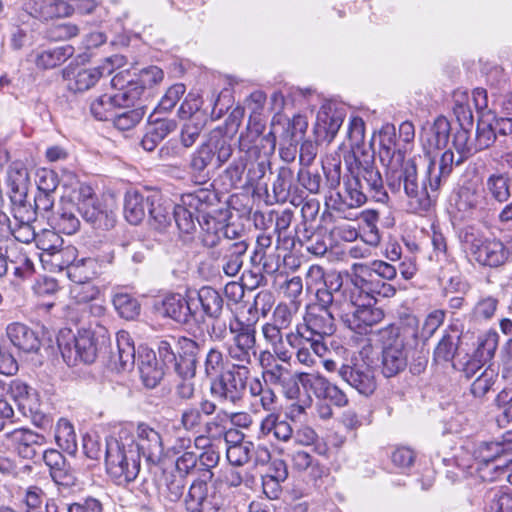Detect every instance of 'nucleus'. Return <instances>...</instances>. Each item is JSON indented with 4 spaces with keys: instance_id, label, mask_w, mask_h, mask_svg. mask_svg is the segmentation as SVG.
<instances>
[{
    "instance_id": "nucleus-54",
    "label": "nucleus",
    "mask_w": 512,
    "mask_h": 512,
    "mask_svg": "<svg viewBox=\"0 0 512 512\" xmlns=\"http://www.w3.org/2000/svg\"><path fill=\"white\" fill-rule=\"evenodd\" d=\"M453 147L458 153V158L453 162V165H460L465 160L477 153L475 141H470V134L468 128H459L453 136Z\"/></svg>"
},
{
    "instance_id": "nucleus-16",
    "label": "nucleus",
    "mask_w": 512,
    "mask_h": 512,
    "mask_svg": "<svg viewBox=\"0 0 512 512\" xmlns=\"http://www.w3.org/2000/svg\"><path fill=\"white\" fill-rule=\"evenodd\" d=\"M368 198L372 197L362 177L349 173L344 178L343 191H337L335 195H331L330 201L333 210L345 211L361 207Z\"/></svg>"
},
{
    "instance_id": "nucleus-57",
    "label": "nucleus",
    "mask_w": 512,
    "mask_h": 512,
    "mask_svg": "<svg viewBox=\"0 0 512 512\" xmlns=\"http://www.w3.org/2000/svg\"><path fill=\"white\" fill-rule=\"evenodd\" d=\"M146 114L145 106L139 105L133 109L124 108L117 110L111 120L114 126L122 131L130 130L135 127Z\"/></svg>"
},
{
    "instance_id": "nucleus-30",
    "label": "nucleus",
    "mask_w": 512,
    "mask_h": 512,
    "mask_svg": "<svg viewBox=\"0 0 512 512\" xmlns=\"http://www.w3.org/2000/svg\"><path fill=\"white\" fill-rule=\"evenodd\" d=\"M68 2L69 0H26L24 10L29 15L46 21L71 15V6Z\"/></svg>"
},
{
    "instance_id": "nucleus-9",
    "label": "nucleus",
    "mask_w": 512,
    "mask_h": 512,
    "mask_svg": "<svg viewBox=\"0 0 512 512\" xmlns=\"http://www.w3.org/2000/svg\"><path fill=\"white\" fill-rule=\"evenodd\" d=\"M355 160V165L348 167L349 173L361 176L372 199L376 202L386 203L389 199L383 184L382 176L379 170L375 167L374 151L371 149H352Z\"/></svg>"
},
{
    "instance_id": "nucleus-6",
    "label": "nucleus",
    "mask_w": 512,
    "mask_h": 512,
    "mask_svg": "<svg viewBox=\"0 0 512 512\" xmlns=\"http://www.w3.org/2000/svg\"><path fill=\"white\" fill-rule=\"evenodd\" d=\"M228 328L232 339L226 347V352L228 359L232 362V368L250 370L249 366L257 355L255 326L233 316L229 320Z\"/></svg>"
},
{
    "instance_id": "nucleus-39",
    "label": "nucleus",
    "mask_w": 512,
    "mask_h": 512,
    "mask_svg": "<svg viewBox=\"0 0 512 512\" xmlns=\"http://www.w3.org/2000/svg\"><path fill=\"white\" fill-rule=\"evenodd\" d=\"M6 334L11 343L24 352H36L39 350L41 341L31 328L22 323H12L7 326Z\"/></svg>"
},
{
    "instance_id": "nucleus-63",
    "label": "nucleus",
    "mask_w": 512,
    "mask_h": 512,
    "mask_svg": "<svg viewBox=\"0 0 512 512\" xmlns=\"http://www.w3.org/2000/svg\"><path fill=\"white\" fill-rule=\"evenodd\" d=\"M319 125L325 131V138L331 142L339 131L344 121L342 112L337 110L323 111L318 114Z\"/></svg>"
},
{
    "instance_id": "nucleus-38",
    "label": "nucleus",
    "mask_w": 512,
    "mask_h": 512,
    "mask_svg": "<svg viewBox=\"0 0 512 512\" xmlns=\"http://www.w3.org/2000/svg\"><path fill=\"white\" fill-rule=\"evenodd\" d=\"M449 333L445 331L439 343L434 349V360L437 362H450L455 355L462 350L463 339L468 336V333L463 334L459 332L456 326L450 325Z\"/></svg>"
},
{
    "instance_id": "nucleus-33",
    "label": "nucleus",
    "mask_w": 512,
    "mask_h": 512,
    "mask_svg": "<svg viewBox=\"0 0 512 512\" xmlns=\"http://www.w3.org/2000/svg\"><path fill=\"white\" fill-rule=\"evenodd\" d=\"M43 460L49 467L50 475L57 485L71 487L75 485L76 478L65 457L55 449L43 452Z\"/></svg>"
},
{
    "instance_id": "nucleus-27",
    "label": "nucleus",
    "mask_w": 512,
    "mask_h": 512,
    "mask_svg": "<svg viewBox=\"0 0 512 512\" xmlns=\"http://www.w3.org/2000/svg\"><path fill=\"white\" fill-rule=\"evenodd\" d=\"M455 206L468 216L481 217L488 209V199L483 190L474 185H463L457 192Z\"/></svg>"
},
{
    "instance_id": "nucleus-13",
    "label": "nucleus",
    "mask_w": 512,
    "mask_h": 512,
    "mask_svg": "<svg viewBox=\"0 0 512 512\" xmlns=\"http://www.w3.org/2000/svg\"><path fill=\"white\" fill-rule=\"evenodd\" d=\"M5 253H2V261H4V274L8 276L12 274L15 280H12L17 294L21 295L20 283L25 278L32 275L34 265L25 251V246L17 242L15 239H5Z\"/></svg>"
},
{
    "instance_id": "nucleus-60",
    "label": "nucleus",
    "mask_w": 512,
    "mask_h": 512,
    "mask_svg": "<svg viewBox=\"0 0 512 512\" xmlns=\"http://www.w3.org/2000/svg\"><path fill=\"white\" fill-rule=\"evenodd\" d=\"M485 499L488 512H512V495L501 488L490 489Z\"/></svg>"
},
{
    "instance_id": "nucleus-55",
    "label": "nucleus",
    "mask_w": 512,
    "mask_h": 512,
    "mask_svg": "<svg viewBox=\"0 0 512 512\" xmlns=\"http://www.w3.org/2000/svg\"><path fill=\"white\" fill-rule=\"evenodd\" d=\"M112 303L119 316L124 319L133 320L140 314V303L128 293H115L112 298Z\"/></svg>"
},
{
    "instance_id": "nucleus-2",
    "label": "nucleus",
    "mask_w": 512,
    "mask_h": 512,
    "mask_svg": "<svg viewBox=\"0 0 512 512\" xmlns=\"http://www.w3.org/2000/svg\"><path fill=\"white\" fill-rule=\"evenodd\" d=\"M106 471L115 484L126 487L140 472V459L135 436L127 428H121L105 442Z\"/></svg>"
},
{
    "instance_id": "nucleus-22",
    "label": "nucleus",
    "mask_w": 512,
    "mask_h": 512,
    "mask_svg": "<svg viewBox=\"0 0 512 512\" xmlns=\"http://www.w3.org/2000/svg\"><path fill=\"white\" fill-rule=\"evenodd\" d=\"M137 437L135 445L138 450V458L141 455L151 464H158L164 455L162 437L156 429L146 423H140L136 429Z\"/></svg>"
},
{
    "instance_id": "nucleus-19",
    "label": "nucleus",
    "mask_w": 512,
    "mask_h": 512,
    "mask_svg": "<svg viewBox=\"0 0 512 512\" xmlns=\"http://www.w3.org/2000/svg\"><path fill=\"white\" fill-rule=\"evenodd\" d=\"M105 72L111 74L112 69L106 66L86 68L70 63L62 70V77L69 91L79 93L92 88Z\"/></svg>"
},
{
    "instance_id": "nucleus-62",
    "label": "nucleus",
    "mask_w": 512,
    "mask_h": 512,
    "mask_svg": "<svg viewBox=\"0 0 512 512\" xmlns=\"http://www.w3.org/2000/svg\"><path fill=\"white\" fill-rule=\"evenodd\" d=\"M173 219L181 233L191 235L196 231L197 214L181 201L174 208Z\"/></svg>"
},
{
    "instance_id": "nucleus-23",
    "label": "nucleus",
    "mask_w": 512,
    "mask_h": 512,
    "mask_svg": "<svg viewBox=\"0 0 512 512\" xmlns=\"http://www.w3.org/2000/svg\"><path fill=\"white\" fill-rule=\"evenodd\" d=\"M30 184L28 169L22 161L12 162L6 175L7 195L10 207L30 205L27 202L28 188Z\"/></svg>"
},
{
    "instance_id": "nucleus-48",
    "label": "nucleus",
    "mask_w": 512,
    "mask_h": 512,
    "mask_svg": "<svg viewBox=\"0 0 512 512\" xmlns=\"http://www.w3.org/2000/svg\"><path fill=\"white\" fill-rule=\"evenodd\" d=\"M282 330L272 322L262 326V334L266 343L279 355V361L288 363L292 358V352L288 348L286 338H283Z\"/></svg>"
},
{
    "instance_id": "nucleus-50",
    "label": "nucleus",
    "mask_w": 512,
    "mask_h": 512,
    "mask_svg": "<svg viewBox=\"0 0 512 512\" xmlns=\"http://www.w3.org/2000/svg\"><path fill=\"white\" fill-rule=\"evenodd\" d=\"M100 265L95 258L87 257L74 260L69 265L67 276L72 282H92L99 274Z\"/></svg>"
},
{
    "instance_id": "nucleus-29",
    "label": "nucleus",
    "mask_w": 512,
    "mask_h": 512,
    "mask_svg": "<svg viewBox=\"0 0 512 512\" xmlns=\"http://www.w3.org/2000/svg\"><path fill=\"white\" fill-rule=\"evenodd\" d=\"M497 347V333H488L483 338H479L473 356L463 366L462 371L465 377H473L485 363L493 358Z\"/></svg>"
},
{
    "instance_id": "nucleus-24",
    "label": "nucleus",
    "mask_w": 512,
    "mask_h": 512,
    "mask_svg": "<svg viewBox=\"0 0 512 512\" xmlns=\"http://www.w3.org/2000/svg\"><path fill=\"white\" fill-rule=\"evenodd\" d=\"M13 219L4 215L8 230L17 242L23 246L29 244L35 238V232L31 222L35 219L31 205H20L10 207Z\"/></svg>"
},
{
    "instance_id": "nucleus-15",
    "label": "nucleus",
    "mask_w": 512,
    "mask_h": 512,
    "mask_svg": "<svg viewBox=\"0 0 512 512\" xmlns=\"http://www.w3.org/2000/svg\"><path fill=\"white\" fill-rule=\"evenodd\" d=\"M2 390H5L4 407H2V418H12L14 410L12 402L17 406L23 416L36 411L38 398L35 391L19 380H11L9 384L2 382Z\"/></svg>"
},
{
    "instance_id": "nucleus-52",
    "label": "nucleus",
    "mask_w": 512,
    "mask_h": 512,
    "mask_svg": "<svg viewBox=\"0 0 512 512\" xmlns=\"http://www.w3.org/2000/svg\"><path fill=\"white\" fill-rule=\"evenodd\" d=\"M78 208L73 203H68L63 206L55 215H52L51 221L58 227V229L67 235L77 232L80 226V221L77 218L75 211Z\"/></svg>"
},
{
    "instance_id": "nucleus-25",
    "label": "nucleus",
    "mask_w": 512,
    "mask_h": 512,
    "mask_svg": "<svg viewBox=\"0 0 512 512\" xmlns=\"http://www.w3.org/2000/svg\"><path fill=\"white\" fill-rule=\"evenodd\" d=\"M286 342L289 347L296 350V358L299 363L311 367L316 362V356L323 357L328 351L324 342L313 340L300 332L294 331L286 334Z\"/></svg>"
},
{
    "instance_id": "nucleus-8",
    "label": "nucleus",
    "mask_w": 512,
    "mask_h": 512,
    "mask_svg": "<svg viewBox=\"0 0 512 512\" xmlns=\"http://www.w3.org/2000/svg\"><path fill=\"white\" fill-rule=\"evenodd\" d=\"M464 242L470 255L481 266L498 268L512 258V252L497 238L466 233Z\"/></svg>"
},
{
    "instance_id": "nucleus-17",
    "label": "nucleus",
    "mask_w": 512,
    "mask_h": 512,
    "mask_svg": "<svg viewBox=\"0 0 512 512\" xmlns=\"http://www.w3.org/2000/svg\"><path fill=\"white\" fill-rule=\"evenodd\" d=\"M46 440L43 435L30 429L16 428L6 431L2 438V446L12 454L23 459H32L37 454V448L42 447Z\"/></svg>"
},
{
    "instance_id": "nucleus-41",
    "label": "nucleus",
    "mask_w": 512,
    "mask_h": 512,
    "mask_svg": "<svg viewBox=\"0 0 512 512\" xmlns=\"http://www.w3.org/2000/svg\"><path fill=\"white\" fill-rule=\"evenodd\" d=\"M117 351L112 352L111 361L117 369L129 370L136 362L135 346L127 331L121 330L116 335Z\"/></svg>"
},
{
    "instance_id": "nucleus-40",
    "label": "nucleus",
    "mask_w": 512,
    "mask_h": 512,
    "mask_svg": "<svg viewBox=\"0 0 512 512\" xmlns=\"http://www.w3.org/2000/svg\"><path fill=\"white\" fill-rule=\"evenodd\" d=\"M504 453V445L500 442H482L475 450V458L480 463L477 468L479 477L483 481H494V476H488L487 472L493 462H499Z\"/></svg>"
},
{
    "instance_id": "nucleus-10",
    "label": "nucleus",
    "mask_w": 512,
    "mask_h": 512,
    "mask_svg": "<svg viewBox=\"0 0 512 512\" xmlns=\"http://www.w3.org/2000/svg\"><path fill=\"white\" fill-rule=\"evenodd\" d=\"M69 340H65L62 335L58 338V347L61 351L64 361L69 366H75L78 363L91 364L97 356V347L94 336L90 331L79 332L77 336L71 334Z\"/></svg>"
},
{
    "instance_id": "nucleus-56",
    "label": "nucleus",
    "mask_w": 512,
    "mask_h": 512,
    "mask_svg": "<svg viewBox=\"0 0 512 512\" xmlns=\"http://www.w3.org/2000/svg\"><path fill=\"white\" fill-rule=\"evenodd\" d=\"M5 487L11 499H21L24 496L28 508L37 509L43 503L45 494L43 490L37 486H31L24 490L21 486L6 483Z\"/></svg>"
},
{
    "instance_id": "nucleus-58",
    "label": "nucleus",
    "mask_w": 512,
    "mask_h": 512,
    "mask_svg": "<svg viewBox=\"0 0 512 512\" xmlns=\"http://www.w3.org/2000/svg\"><path fill=\"white\" fill-rule=\"evenodd\" d=\"M293 178L294 173L291 168L282 166L278 169L276 179L272 184V191L276 202L284 203L287 201L292 187Z\"/></svg>"
},
{
    "instance_id": "nucleus-20",
    "label": "nucleus",
    "mask_w": 512,
    "mask_h": 512,
    "mask_svg": "<svg viewBox=\"0 0 512 512\" xmlns=\"http://www.w3.org/2000/svg\"><path fill=\"white\" fill-rule=\"evenodd\" d=\"M201 143L214 158L215 170L222 168L231 159L234 152V137L224 126L212 129L204 136Z\"/></svg>"
},
{
    "instance_id": "nucleus-31",
    "label": "nucleus",
    "mask_w": 512,
    "mask_h": 512,
    "mask_svg": "<svg viewBox=\"0 0 512 512\" xmlns=\"http://www.w3.org/2000/svg\"><path fill=\"white\" fill-rule=\"evenodd\" d=\"M185 507L188 512H218L219 503L214 497L208 495L206 481H194L185 498Z\"/></svg>"
},
{
    "instance_id": "nucleus-28",
    "label": "nucleus",
    "mask_w": 512,
    "mask_h": 512,
    "mask_svg": "<svg viewBox=\"0 0 512 512\" xmlns=\"http://www.w3.org/2000/svg\"><path fill=\"white\" fill-rule=\"evenodd\" d=\"M199 344L187 337H179V351L175 364L170 368L183 379H193L197 368Z\"/></svg>"
},
{
    "instance_id": "nucleus-34",
    "label": "nucleus",
    "mask_w": 512,
    "mask_h": 512,
    "mask_svg": "<svg viewBox=\"0 0 512 512\" xmlns=\"http://www.w3.org/2000/svg\"><path fill=\"white\" fill-rule=\"evenodd\" d=\"M188 168L195 183L203 184L210 180V169L215 170V161L202 143L191 153Z\"/></svg>"
},
{
    "instance_id": "nucleus-45",
    "label": "nucleus",
    "mask_w": 512,
    "mask_h": 512,
    "mask_svg": "<svg viewBox=\"0 0 512 512\" xmlns=\"http://www.w3.org/2000/svg\"><path fill=\"white\" fill-rule=\"evenodd\" d=\"M150 195L145 196L138 191H129L125 195L124 215L126 220L133 224H139L148 213Z\"/></svg>"
},
{
    "instance_id": "nucleus-18",
    "label": "nucleus",
    "mask_w": 512,
    "mask_h": 512,
    "mask_svg": "<svg viewBox=\"0 0 512 512\" xmlns=\"http://www.w3.org/2000/svg\"><path fill=\"white\" fill-rule=\"evenodd\" d=\"M384 312L381 308L375 307L372 298H362L351 313L345 314L344 324L351 331L359 335H366L372 331L373 326L381 322Z\"/></svg>"
},
{
    "instance_id": "nucleus-43",
    "label": "nucleus",
    "mask_w": 512,
    "mask_h": 512,
    "mask_svg": "<svg viewBox=\"0 0 512 512\" xmlns=\"http://www.w3.org/2000/svg\"><path fill=\"white\" fill-rule=\"evenodd\" d=\"M379 158L383 165L393 163L396 158H402L405 153L398 147L396 130L393 125H385L379 132Z\"/></svg>"
},
{
    "instance_id": "nucleus-1",
    "label": "nucleus",
    "mask_w": 512,
    "mask_h": 512,
    "mask_svg": "<svg viewBox=\"0 0 512 512\" xmlns=\"http://www.w3.org/2000/svg\"><path fill=\"white\" fill-rule=\"evenodd\" d=\"M453 162L454 153L446 150L439 159L428 158L420 174L417 158L398 157L384 165L386 185L392 193L405 195L410 212L426 213L435 205L441 187L453 170Z\"/></svg>"
},
{
    "instance_id": "nucleus-64",
    "label": "nucleus",
    "mask_w": 512,
    "mask_h": 512,
    "mask_svg": "<svg viewBox=\"0 0 512 512\" xmlns=\"http://www.w3.org/2000/svg\"><path fill=\"white\" fill-rule=\"evenodd\" d=\"M450 130V122L443 116L437 117L430 127V137L428 138L430 146L436 149L444 148L448 143Z\"/></svg>"
},
{
    "instance_id": "nucleus-37",
    "label": "nucleus",
    "mask_w": 512,
    "mask_h": 512,
    "mask_svg": "<svg viewBox=\"0 0 512 512\" xmlns=\"http://www.w3.org/2000/svg\"><path fill=\"white\" fill-rule=\"evenodd\" d=\"M78 211L81 213L83 219L96 229L107 230L114 225L112 214L102 209L92 194H89L88 197L80 203Z\"/></svg>"
},
{
    "instance_id": "nucleus-42",
    "label": "nucleus",
    "mask_w": 512,
    "mask_h": 512,
    "mask_svg": "<svg viewBox=\"0 0 512 512\" xmlns=\"http://www.w3.org/2000/svg\"><path fill=\"white\" fill-rule=\"evenodd\" d=\"M138 370L143 384L148 388H154L164 376V371L158 366L155 352L142 349L138 355Z\"/></svg>"
},
{
    "instance_id": "nucleus-36",
    "label": "nucleus",
    "mask_w": 512,
    "mask_h": 512,
    "mask_svg": "<svg viewBox=\"0 0 512 512\" xmlns=\"http://www.w3.org/2000/svg\"><path fill=\"white\" fill-rule=\"evenodd\" d=\"M306 384L309 385L315 396L320 399H327L338 407L347 405L346 394L335 384L321 375H308Z\"/></svg>"
},
{
    "instance_id": "nucleus-53",
    "label": "nucleus",
    "mask_w": 512,
    "mask_h": 512,
    "mask_svg": "<svg viewBox=\"0 0 512 512\" xmlns=\"http://www.w3.org/2000/svg\"><path fill=\"white\" fill-rule=\"evenodd\" d=\"M57 445L65 452L74 454L77 451L76 433L73 425L65 418L59 419L55 429Z\"/></svg>"
},
{
    "instance_id": "nucleus-49",
    "label": "nucleus",
    "mask_w": 512,
    "mask_h": 512,
    "mask_svg": "<svg viewBox=\"0 0 512 512\" xmlns=\"http://www.w3.org/2000/svg\"><path fill=\"white\" fill-rule=\"evenodd\" d=\"M221 214H210L197 218V223L202 229V243L205 247L213 248L221 243L224 222L218 219Z\"/></svg>"
},
{
    "instance_id": "nucleus-59",
    "label": "nucleus",
    "mask_w": 512,
    "mask_h": 512,
    "mask_svg": "<svg viewBox=\"0 0 512 512\" xmlns=\"http://www.w3.org/2000/svg\"><path fill=\"white\" fill-rule=\"evenodd\" d=\"M163 77V71L159 67L150 66L140 71L137 80H124V86H129L130 84L136 86V88H138L137 90H139V99L137 100L139 101L145 89L158 84L163 80Z\"/></svg>"
},
{
    "instance_id": "nucleus-5",
    "label": "nucleus",
    "mask_w": 512,
    "mask_h": 512,
    "mask_svg": "<svg viewBox=\"0 0 512 512\" xmlns=\"http://www.w3.org/2000/svg\"><path fill=\"white\" fill-rule=\"evenodd\" d=\"M238 147L240 153L256 154L263 150V156H259L257 161L251 163L247 172L248 185H256L265 176L266 170L270 165L268 156L271 155L276 147V137L273 132L261 135L259 127L255 129L248 128L242 132L238 138Z\"/></svg>"
},
{
    "instance_id": "nucleus-12",
    "label": "nucleus",
    "mask_w": 512,
    "mask_h": 512,
    "mask_svg": "<svg viewBox=\"0 0 512 512\" xmlns=\"http://www.w3.org/2000/svg\"><path fill=\"white\" fill-rule=\"evenodd\" d=\"M338 376L365 396L371 395L377 387L374 367L360 357H352L349 362L342 363Z\"/></svg>"
},
{
    "instance_id": "nucleus-11",
    "label": "nucleus",
    "mask_w": 512,
    "mask_h": 512,
    "mask_svg": "<svg viewBox=\"0 0 512 512\" xmlns=\"http://www.w3.org/2000/svg\"><path fill=\"white\" fill-rule=\"evenodd\" d=\"M334 314L327 306H322L319 301L310 306L304 316V322L296 326L297 332L313 340L324 342V338L331 336L335 330Z\"/></svg>"
},
{
    "instance_id": "nucleus-46",
    "label": "nucleus",
    "mask_w": 512,
    "mask_h": 512,
    "mask_svg": "<svg viewBox=\"0 0 512 512\" xmlns=\"http://www.w3.org/2000/svg\"><path fill=\"white\" fill-rule=\"evenodd\" d=\"M197 299L205 316L210 319L222 318L224 299L221 293L211 286H203L197 291Z\"/></svg>"
},
{
    "instance_id": "nucleus-21",
    "label": "nucleus",
    "mask_w": 512,
    "mask_h": 512,
    "mask_svg": "<svg viewBox=\"0 0 512 512\" xmlns=\"http://www.w3.org/2000/svg\"><path fill=\"white\" fill-rule=\"evenodd\" d=\"M306 373H294L282 364L271 371H262L261 376L265 383L271 386H278L287 399L294 400L300 394L299 383L306 384L308 379Z\"/></svg>"
},
{
    "instance_id": "nucleus-3",
    "label": "nucleus",
    "mask_w": 512,
    "mask_h": 512,
    "mask_svg": "<svg viewBox=\"0 0 512 512\" xmlns=\"http://www.w3.org/2000/svg\"><path fill=\"white\" fill-rule=\"evenodd\" d=\"M409 334L416 339L417 331L388 325L378 330V342L381 347V373L386 378L397 376L408 365L411 347Z\"/></svg>"
},
{
    "instance_id": "nucleus-61",
    "label": "nucleus",
    "mask_w": 512,
    "mask_h": 512,
    "mask_svg": "<svg viewBox=\"0 0 512 512\" xmlns=\"http://www.w3.org/2000/svg\"><path fill=\"white\" fill-rule=\"evenodd\" d=\"M203 366L206 377L212 381L224 374L226 361L223 352L217 347L210 348L206 354Z\"/></svg>"
},
{
    "instance_id": "nucleus-47",
    "label": "nucleus",
    "mask_w": 512,
    "mask_h": 512,
    "mask_svg": "<svg viewBox=\"0 0 512 512\" xmlns=\"http://www.w3.org/2000/svg\"><path fill=\"white\" fill-rule=\"evenodd\" d=\"M511 179L507 173L490 174L484 185V193L486 192L497 203L507 202L511 197Z\"/></svg>"
},
{
    "instance_id": "nucleus-32",
    "label": "nucleus",
    "mask_w": 512,
    "mask_h": 512,
    "mask_svg": "<svg viewBox=\"0 0 512 512\" xmlns=\"http://www.w3.org/2000/svg\"><path fill=\"white\" fill-rule=\"evenodd\" d=\"M160 305L164 316L179 324H188L194 318L195 311L191 307V300L179 293L165 295Z\"/></svg>"
},
{
    "instance_id": "nucleus-44",
    "label": "nucleus",
    "mask_w": 512,
    "mask_h": 512,
    "mask_svg": "<svg viewBox=\"0 0 512 512\" xmlns=\"http://www.w3.org/2000/svg\"><path fill=\"white\" fill-rule=\"evenodd\" d=\"M259 433L263 437L272 434L276 440L287 442L293 438L294 430L290 422L282 419L279 414L269 413L262 419Z\"/></svg>"
},
{
    "instance_id": "nucleus-4",
    "label": "nucleus",
    "mask_w": 512,
    "mask_h": 512,
    "mask_svg": "<svg viewBox=\"0 0 512 512\" xmlns=\"http://www.w3.org/2000/svg\"><path fill=\"white\" fill-rule=\"evenodd\" d=\"M363 296L359 294L355 278L351 282H343L339 273H331L326 288L317 290V301L327 306L334 314L344 321L345 314L351 313Z\"/></svg>"
},
{
    "instance_id": "nucleus-51",
    "label": "nucleus",
    "mask_w": 512,
    "mask_h": 512,
    "mask_svg": "<svg viewBox=\"0 0 512 512\" xmlns=\"http://www.w3.org/2000/svg\"><path fill=\"white\" fill-rule=\"evenodd\" d=\"M73 53L74 49L70 45L43 50L37 53L35 64L41 69H52L64 63L73 55Z\"/></svg>"
},
{
    "instance_id": "nucleus-14",
    "label": "nucleus",
    "mask_w": 512,
    "mask_h": 512,
    "mask_svg": "<svg viewBox=\"0 0 512 512\" xmlns=\"http://www.w3.org/2000/svg\"><path fill=\"white\" fill-rule=\"evenodd\" d=\"M250 370L231 368L211 381L210 391L213 396L222 402L239 403L247 388V379Z\"/></svg>"
},
{
    "instance_id": "nucleus-35",
    "label": "nucleus",
    "mask_w": 512,
    "mask_h": 512,
    "mask_svg": "<svg viewBox=\"0 0 512 512\" xmlns=\"http://www.w3.org/2000/svg\"><path fill=\"white\" fill-rule=\"evenodd\" d=\"M175 204L168 198H164L160 194L150 195V206L148 214L150 217V224L156 230H165L171 225Z\"/></svg>"
},
{
    "instance_id": "nucleus-26",
    "label": "nucleus",
    "mask_w": 512,
    "mask_h": 512,
    "mask_svg": "<svg viewBox=\"0 0 512 512\" xmlns=\"http://www.w3.org/2000/svg\"><path fill=\"white\" fill-rule=\"evenodd\" d=\"M180 201L197 214V218L210 214H222L218 193L212 189L199 188L185 193L181 196Z\"/></svg>"
},
{
    "instance_id": "nucleus-7",
    "label": "nucleus",
    "mask_w": 512,
    "mask_h": 512,
    "mask_svg": "<svg viewBox=\"0 0 512 512\" xmlns=\"http://www.w3.org/2000/svg\"><path fill=\"white\" fill-rule=\"evenodd\" d=\"M111 85L119 91L114 95H102L96 98L90 106L92 115L100 121H111L117 110L129 108L139 99V90L133 84L124 86L121 73L111 79Z\"/></svg>"
}]
</instances>
